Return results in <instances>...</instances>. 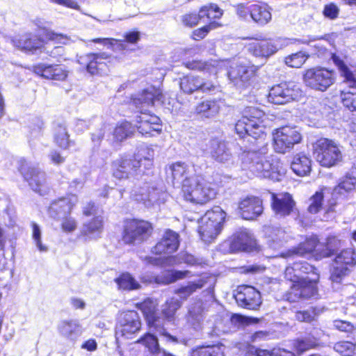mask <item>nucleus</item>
<instances>
[{"mask_svg": "<svg viewBox=\"0 0 356 356\" xmlns=\"http://www.w3.org/2000/svg\"><path fill=\"white\" fill-rule=\"evenodd\" d=\"M160 89L151 86L132 99L133 104L140 110V115L136 118L135 127L142 135L154 136L161 131L160 118L146 113V107L153 106L154 102H163Z\"/></svg>", "mask_w": 356, "mask_h": 356, "instance_id": "obj_1", "label": "nucleus"}, {"mask_svg": "<svg viewBox=\"0 0 356 356\" xmlns=\"http://www.w3.org/2000/svg\"><path fill=\"white\" fill-rule=\"evenodd\" d=\"M266 148H262L260 152H243L239 155L241 168L250 170L259 177L280 181L285 174L284 168L277 159L266 156Z\"/></svg>", "mask_w": 356, "mask_h": 356, "instance_id": "obj_2", "label": "nucleus"}, {"mask_svg": "<svg viewBox=\"0 0 356 356\" xmlns=\"http://www.w3.org/2000/svg\"><path fill=\"white\" fill-rule=\"evenodd\" d=\"M154 151L149 148L140 150L132 159L121 157L113 162V175L117 179H129L145 173L142 169H149L153 165Z\"/></svg>", "mask_w": 356, "mask_h": 356, "instance_id": "obj_3", "label": "nucleus"}, {"mask_svg": "<svg viewBox=\"0 0 356 356\" xmlns=\"http://www.w3.org/2000/svg\"><path fill=\"white\" fill-rule=\"evenodd\" d=\"M265 113L255 107L246 108L242 118L235 124L237 134L244 138L246 135L254 139L263 138L266 134L264 129L268 124Z\"/></svg>", "mask_w": 356, "mask_h": 356, "instance_id": "obj_4", "label": "nucleus"}, {"mask_svg": "<svg viewBox=\"0 0 356 356\" xmlns=\"http://www.w3.org/2000/svg\"><path fill=\"white\" fill-rule=\"evenodd\" d=\"M184 198L196 204H204L213 199L216 195L211 184L200 177L186 179L182 186Z\"/></svg>", "mask_w": 356, "mask_h": 356, "instance_id": "obj_5", "label": "nucleus"}, {"mask_svg": "<svg viewBox=\"0 0 356 356\" xmlns=\"http://www.w3.org/2000/svg\"><path fill=\"white\" fill-rule=\"evenodd\" d=\"M225 213L219 207L208 211L199 221L198 232L201 239L206 243H211L219 234Z\"/></svg>", "mask_w": 356, "mask_h": 356, "instance_id": "obj_6", "label": "nucleus"}, {"mask_svg": "<svg viewBox=\"0 0 356 356\" xmlns=\"http://www.w3.org/2000/svg\"><path fill=\"white\" fill-rule=\"evenodd\" d=\"M313 155L316 160L324 167H332L342 159L339 146L334 141L322 138L313 144Z\"/></svg>", "mask_w": 356, "mask_h": 356, "instance_id": "obj_7", "label": "nucleus"}, {"mask_svg": "<svg viewBox=\"0 0 356 356\" xmlns=\"http://www.w3.org/2000/svg\"><path fill=\"white\" fill-rule=\"evenodd\" d=\"M304 84L314 90L325 92L336 81L334 71L323 67H314L305 71L302 75Z\"/></svg>", "mask_w": 356, "mask_h": 356, "instance_id": "obj_8", "label": "nucleus"}, {"mask_svg": "<svg viewBox=\"0 0 356 356\" xmlns=\"http://www.w3.org/2000/svg\"><path fill=\"white\" fill-rule=\"evenodd\" d=\"M356 265V253L350 248L341 250L335 257L330 270V280L340 284Z\"/></svg>", "mask_w": 356, "mask_h": 356, "instance_id": "obj_9", "label": "nucleus"}, {"mask_svg": "<svg viewBox=\"0 0 356 356\" xmlns=\"http://www.w3.org/2000/svg\"><path fill=\"white\" fill-rule=\"evenodd\" d=\"M274 149L276 152L285 154L291 151L296 144L300 143L302 135L296 127H283L273 134Z\"/></svg>", "mask_w": 356, "mask_h": 356, "instance_id": "obj_10", "label": "nucleus"}, {"mask_svg": "<svg viewBox=\"0 0 356 356\" xmlns=\"http://www.w3.org/2000/svg\"><path fill=\"white\" fill-rule=\"evenodd\" d=\"M152 227L147 221L131 220L127 221L123 232V241L127 244H139L150 236Z\"/></svg>", "mask_w": 356, "mask_h": 356, "instance_id": "obj_11", "label": "nucleus"}, {"mask_svg": "<svg viewBox=\"0 0 356 356\" xmlns=\"http://www.w3.org/2000/svg\"><path fill=\"white\" fill-rule=\"evenodd\" d=\"M141 321L138 314L135 311L122 312L118 318L115 336L117 340L120 337L132 339L140 331Z\"/></svg>", "mask_w": 356, "mask_h": 356, "instance_id": "obj_12", "label": "nucleus"}, {"mask_svg": "<svg viewBox=\"0 0 356 356\" xmlns=\"http://www.w3.org/2000/svg\"><path fill=\"white\" fill-rule=\"evenodd\" d=\"M19 171L34 191L40 195H45L49 192V186L47 182L44 172L40 171L38 168L29 167L24 161H22Z\"/></svg>", "mask_w": 356, "mask_h": 356, "instance_id": "obj_13", "label": "nucleus"}, {"mask_svg": "<svg viewBox=\"0 0 356 356\" xmlns=\"http://www.w3.org/2000/svg\"><path fill=\"white\" fill-rule=\"evenodd\" d=\"M258 67L255 65H245L237 63H232L228 71V78L231 83L238 88L248 87L254 78Z\"/></svg>", "mask_w": 356, "mask_h": 356, "instance_id": "obj_14", "label": "nucleus"}, {"mask_svg": "<svg viewBox=\"0 0 356 356\" xmlns=\"http://www.w3.org/2000/svg\"><path fill=\"white\" fill-rule=\"evenodd\" d=\"M315 278L311 280H300L297 284H293L289 291L286 293L285 298L290 302L298 301L300 298H310L317 294Z\"/></svg>", "mask_w": 356, "mask_h": 356, "instance_id": "obj_15", "label": "nucleus"}, {"mask_svg": "<svg viewBox=\"0 0 356 356\" xmlns=\"http://www.w3.org/2000/svg\"><path fill=\"white\" fill-rule=\"evenodd\" d=\"M299 88L292 83H282L273 86L268 95V102L275 104H284L299 96Z\"/></svg>", "mask_w": 356, "mask_h": 356, "instance_id": "obj_16", "label": "nucleus"}, {"mask_svg": "<svg viewBox=\"0 0 356 356\" xmlns=\"http://www.w3.org/2000/svg\"><path fill=\"white\" fill-rule=\"evenodd\" d=\"M140 309L143 311L149 326L154 327L161 335L165 337L168 341L178 343L179 340L174 336L165 331V328L161 326V319L156 316V304L151 300H145L140 304Z\"/></svg>", "mask_w": 356, "mask_h": 356, "instance_id": "obj_17", "label": "nucleus"}, {"mask_svg": "<svg viewBox=\"0 0 356 356\" xmlns=\"http://www.w3.org/2000/svg\"><path fill=\"white\" fill-rule=\"evenodd\" d=\"M238 306L251 310H256L261 304L259 291L251 286H239L234 295Z\"/></svg>", "mask_w": 356, "mask_h": 356, "instance_id": "obj_18", "label": "nucleus"}, {"mask_svg": "<svg viewBox=\"0 0 356 356\" xmlns=\"http://www.w3.org/2000/svg\"><path fill=\"white\" fill-rule=\"evenodd\" d=\"M44 39L39 33H25L16 36L12 40L15 47L24 52L34 54L37 51H42L44 47Z\"/></svg>", "mask_w": 356, "mask_h": 356, "instance_id": "obj_19", "label": "nucleus"}, {"mask_svg": "<svg viewBox=\"0 0 356 356\" xmlns=\"http://www.w3.org/2000/svg\"><path fill=\"white\" fill-rule=\"evenodd\" d=\"M282 48L280 40H255L248 46V51L256 57L268 58Z\"/></svg>", "mask_w": 356, "mask_h": 356, "instance_id": "obj_20", "label": "nucleus"}, {"mask_svg": "<svg viewBox=\"0 0 356 356\" xmlns=\"http://www.w3.org/2000/svg\"><path fill=\"white\" fill-rule=\"evenodd\" d=\"M145 261L150 264L161 266H172L179 265L182 263L194 266L200 264L197 259L188 253H180L177 256L169 257H146Z\"/></svg>", "mask_w": 356, "mask_h": 356, "instance_id": "obj_21", "label": "nucleus"}, {"mask_svg": "<svg viewBox=\"0 0 356 356\" xmlns=\"http://www.w3.org/2000/svg\"><path fill=\"white\" fill-rule=\"evenodd\" d=\"M180 88L181 90L187 94H191L195 91L200 90L203 92L214 91L217 86L212 81H204L199 76H186L181 79Z\"/></svg>", "mask_w": 356, "mask_h": 356, "instance_id": "obj_22", "label": "nucleus"}, {"mask_svg": "<svg viewBox=\"0 0 356 356\" xmlns=\"http://www.w3.org/2000/svg\"><path fill=\"white\" fill-rule=\"evenodd\" d=\"M271 200L273 211L277 216L285 217L289 216L296 209V203L292 196L288 193H272Z\"/></svg>", "mask_w": 356, "mask_h": 356, "instance_id": "obj_23", "label": "nucleus"}, {"mask_svg": "<svg viewBox=\"0 0 356 356\" xmlns=\"http://www.w3.org/2000/svg\"><path fill=\"white\" fill-rule=\"evenodd\" d=\"M238 209L245 220H254L263 212V204L259 197L251 196L242 200L238 204Z\"/></svg>", "mask_w": 356, "mask_h": 356, "instance_id": "obj_24", "label": "nucleus"}, {"mask_svg": "<svg viewBox=\"0 0 356 356\" xmlns=\"http://www.w3.org/2000/svg\"><path fill=\"white\" fill-rule=\"evenodd\" d=\"M77 200V197L74 195H69L67 197L60 198L51 202L48 213L51 218L55 219L64 217L71 212Z\"/></svg>", "mask_w": 356, "mask_h": 356, "instance_id": "obj_25", "label": "nucleus"}, {"mask_svg": "<svg viewBox=\"0 0 356 356\" xmlns=\"http://www.w3.org/2000/svg\"><path fill=\"white\" fill-rule=\"evenodd\" d=\"M35 74L44 79L63 81L67 76V71L60 65H46L40 63L33 67Z\"/></svg>", "mask_w": 356, "mask_h": 356, "instance_id": "obj_26", "label": "nucleus"}, {"mask_svg": "<svg viewBox=\"0 0 356 356\" xmlns=\"http://www.w3.org/2000/svg\"><path fill=\"white\" fill-rule=\"evenodd\" d=\"M256 245V240L251 232L247 229H243L234 235L231 248L236 251L250 252Z\"/></svg>", "mask_w": 356, "mask_h": 356, "instance_id": "obj_27", "label": "nucleus"}, {"mask_svg": "<svg viewBox=\"0 0 356 356\" xmlns=\"http://www.w3.org/2000/svg\"><path fill=\"white\" fill-rule=\"evenodd\" d=\"M131 193L136 201L143 202L147 207H152L155 204H160L162 202L161 196L164 195V193L157 189L152 188L149 190L147 186L139 190H132Z\"/></svg>", "mask_w": 356, "mask_h": 356, "instance_id": "obj_28", "label": "nucleus"}, {"mask_svg": "<svg viewBox=\"0 0 356 356\" xmlns=\"http://www.w3.org/2000/svg\"><path fill=\"white\" fill-rule=\"evenodd\" d=\"M210 154L213 159L220 163L229 164L232 161V156L227 144L222 140L212 139L209 141Z\"/></svg>", "mask_w": 356, "mask_h": 356, "instance_id": "obj_29", "label": "nucleus"}, {"mask_svg": "<svg viewBox=\"0 0 356 356\" xmlns=\"http://www.w3.org/2000/svg\"><path fill=\"white\" fill-rule=\"evenodd\" d=\"M178 238L179 235L176 232L172 230L166 231L161 240L154 246L153 252L156 254L174 252L179 245Z\"/></svg>", "mask_w": 356, "mask_h": 356, "instance_id": "obj_30", "label": "nucleus"}, {"mask_svg": "<svg viewBox=\"0 0 356 356\" xmlns=\"http://www.w3.org/2000/svg\"><path fill=\"white\" fill-rule=\"evenodd\" d=\"M322 245L318 244V239L316 236L307 238L304 243H300L298 248L290 250L286 253H282V257H289L293 255L304 256L306 254L311 253L313 251L316 252L318 258L321 255Z\"/></svg>", "mask_w": 356, "mask_h": 356, "instance_id": "obj_31", "label": "nucleus"}, {"mask_svg": "<svg viewBox=\"0 0 356 356\" xmlns=\"http://www.w3.org/2000/svg\"><path fill=\"white\" fill-rule=\"evenodd\" d=\"M189 273L190 271L188 270H167L163 272L160 276H151L147 278L143 276L141 280L145 283L155 282L158 284H168L175 282L177 280L184 279Z\"/></svg>", "mask_w": 356, "mask_h": 356, "instance_id": "obj_32", "label": "nucleus"}, {"mask_svg": "<svg viewBox=\"0 0 356 356\" xmlns=\"http://www.w3.org/2000/svg\"><path fill=\"white\" fill-rule=\"evenodd\" d=\"M108 58L109 55L105 52L87 54L84 58L87 71L92 74L102 72L106 66L104 60Z\"/></svg>", "mask_w": 356, "mask_h": 356, "instance_id": "obj_33", "label": "nucleus"}, {"mask_svg": "<svg viewBox=\"0 0 356 356\" xmlns=\"http://www.w3.org/2000/svg\"><path fill=\"white\" fill-rule=\"evenodd\" d=\"M59 333L65 338L75 341L82 334V327L76 320H65L58 325Z\"/></svg>", "mask_w": 356, "mask_h": 356, "instance_id": "obj_34", "label": "nucleus"}, {"mask_svg": "<svg viewBox=\"0 0 356 356\" xmlns=\"http://www.w3.org/2000/svg\"><path fill=\"white\" fill-rule=\"evenodd\" d=\"M166 173L173 184L182 183V186L186 179H191L188 177V166L184 162L172 163L167 168Z\"/></svg>", "mask_w": 356, "mask_h": 356, "instance_id": "obj_35", "label": "nucleus"}, {"mask_svg": "<svg viewBox=\"0 0 356 356\" xmlns=\"http://www.w3.org/2000/svg\"><path fill=\"white\" fill-rule=\"evenodd\" d=\"M333 61L337 66L343 83L356 90V69L348 67L342 60L337 56H333Z\"/></svg>", "mask_w": 356, "mask_h": 356, "instance_id": "obj_36", "label": "nucleus"}, {"mask_svg": "<svg viewBox=\"0 0 356 356\" xmlns=\"http://www.w3.org/2000/svg\"><path fill=\"white\" fill-rule=\"evenodd\" d=\"M291 168L297 175L306 176L311 171L312 161L306 154L299 153L294 156Z\"/></svg>", "mask_w": 356, "mask_h": 356, "instance_id": "obj_37", "label": "nucleus"}, {"mask_svg": "<svg viewBox=\"0 0 356 356\" xmlns=\"http://www.w3.org/2000/svg\"><path fill=\"white\" fill-rule=\"evenodd\" d=\"M250 16L257 23L264 25L271 19V13L266 4H254L250 9Z\"/></svg>", "mask_w": 356, "mask_h": 356, "instance_id": "obj_38", "label": "nucleus"}, {"mask_svg": "<svg viewBox=\"0 0 356 356\" xmlns=\"http://www.w3.org/2000/svg\"><path fill=\"white\" fill-rule=\"evenodd\" d=\"M207 283V279L201 277L196 281L188 282L187 285L183 286L175 291V293L182 300H186L196 291L201 289Z\"/></svg>", "mask_w": 356, "mask_h": 356, "instance_id": "obj_39", "label": "nucleus"}, {"mask_svg": "<svg viewBox=\"0 0 356 356\" xmlns=\"http://www.w3.org/2000/svg\"><path fill=\"white\" fill-rule=\"evenodd\" d=\"M103 229V220L101 216H97L88 223L83 225L81 233L90 238H97Z\"/></svg>", "mask_w": 356, "mask_h": 356, "instance_id": "obj_40", "label": "nucleus"}, {"mask_svg": "<svg viewBox=\"0 0 356 356\" xmlns=\"http://www.w3.org/2000/svg\"><path fill=\"white\" fill-rule=\"evenodd\" d=\"M181 307V302L177 298H172L168 300L163 306L162 313L166 318L165 323L161 322V326L166 329L168 323L174 319L176 311Z\"/></svg>", "mask_w": 356, "mask_h": 356, "instance_id": "obj_41", "label": "nucleus"}, {"mask_svg": "<svg viewBox=\"0 0 356 356\" xmlns=\"http://www.w3.org/2000/svg\"><path fill=\"white\" fill-rule=\"evenodd\" d=\"M223 15V11L216 4L210 3L202 7L199 11V17L202 19L204 22V18L209 21L220 19Z\"/></svg>", "mask_w": 356, "mask_h": 356, "instance_id": "obj_42", "label": "nucleus"}, {"mask_svg": "<svg viewBox=\"0 0 356 356\" xmlns=\"http://www.w3.org/2000/svg\"><path fill=\"white\" fill-rule=\"evenodd\" d=\"M138 342L143 343L152 356H157L159 353H164L165 352L164 349L159 347L158 339L154 334L147 333L138 340Z\"/></svg>", "mask_w": 356, "mask_h": 356, "instance_id": "obj_43", "label": "nucleus"}, {"mask_svg": "<svg viewBox=\"0 0 356 356\" xmlns=\"http://www.w3.org/2000/svg\"><path fill=\"white\" fill-rule=\"evenodd\" d=\"M195 111L202 118H210L218 113V106L214 102L207 100L200 103Z\"/></svg>", "mask_w": 356, "mask_h": 356, "instance_id": "obj_44", "label": "nucleus"}, {"mask_svg": "<svg viewBox=\"0 0 356 356\" xmlns=\"http://www.w3.org/2000/svg\"><path fill=\"white\" fill-rule=\"evenodd\" d=\"M217 62L215 60L210 62H202L200 60H193L188 62L186 67L193 70H199L207 72L209 74H216L218 72Z\"/></svg>", "mask_w": 356, "mask_h": 356, "instance_id": "obj_45", "label": "nucleus"}, {"mask_svg": "<svg viewBox=\"0 0 356 356\" xmlns=\"http://www.w3.org/2000/svg\"><path fill=\"white\" fill-rule=\"evenodd\" d=\"M135 131V128L129 122H123L118 124L113 132L114 138L118 141H122L123 140L131 136Z\"/></svg>", "mask_w": 356, "mask_h": 356, "instance_id": "obj_46", "label": "nucleus"}, {"mask_svg": "<svg viewBox=\"0 0 356 356\" xmlns=\"http://www.w3.org/2000/svg\"><path fill=\"white\" fill-rule=\"evenodd\" d=\"M356 178L354 177L346 176L334 188L333 195H343L346 193L350 192L355 188Z\"/></svg>", "mask_w": 356, "mask_h": 356, "instance_id": "obj_47", "label": "nucleus"}, {"mask_svg": "<svg viewBox=\"0 0 356 356\" xmlns=\"http://www.w3.org/2000/svg\"><path fill=\"white\" fill-rule=\"evenodd\" d=\"M348 89L341 91V99L343 104L352 111H356V90L346 84Z\"/></svg>", "mask_w": 356, "mask_h": 356, "instance_id": "obj_48", "label": "nucleus"}, {"mask_svg": "<svg viewBox=\"0 0 356 356\" xmlns=\"http://www.w3.org/2000/svg\"><path fill=\"white\" fill-rule=\"evenodd\" d=\"M54 141L61 148L67 149L69 147V135L65 126L58 125L55 128Z\"/></svg>", "mask_w": 356, "mask_h": 356, "instance_id": "obj_49", "label": "nucleus"}, {"mask_svg": "<svg viewBox=\"0 0 356 356\" xmlns=\"http://www.w3.org/2000/svg\"><path fill=\"white\" fill-rule=\"evenodd\" d=\"M116 282L119 287L124 290H135L140 287V284L129 273H123Z\"/></svg>", "mask_w": 356, "mask_h": 356, "instance_id": "obj_50", "label": "nucleus"}, {"mask_svg": "<svg viewBox=\"0 0 356 356\" xmlns=\"http://www.w3.org/2000/svg\"><path fill=\"white\" fill-rule=\"evenodd\" d=\"M334 350L343 356H356V343L342 341L334 345Z\"/></svg>", "mask_w": 356, "mask_h": 356, "instance_id": "obj_51", "label": "nucleus"}, {"mask_svg": "<svg viewBox=\"0 0 356 356\" xmlns=\"http://www.w3.org/2000/svg\"><path fill=\"white\" fill-rule=\"evenodd\" d=\"M340 246V241L335 236H328L326 239L325 248H321L320 258L328 257Z\"/></svg>", "mask_w": 356, "mask_h": 356, "instance_id": "obj_52", "label": "nucleus"}, {"mask_svg": "<svg viewBox=\"0 0 356 356\" xmlns=\"http://www.w3.org/2000/svg\"><path fill=\"white\" fill-rule=\"evenodd\" d=\"M309 56L302 51L288 56L285 58V63L291 67H300L308 58Z\"/></svg>", "mask_w": 356, "mask_h": 356, "instance_id": "obj_53", "label": "nucleus"}, {"mask_svg": "<svg viewBox=\"0 0 356 356\" xmlns=\"http://www.w3.org/2000/svg\"><path fill=\"white\" fill-rule=\"evenodd\" d=\"M246 356H295L294 353L285 349H273L271 351L267 350H259L257 354L252 353H247Z\"/></svg>", "mask_w": 356, "mask_h": 356, "instance_id": "obj_54", "label": "nucleus"}, {"mask_svg": "<svg viewBox=\"0 0 356 356\" xmlns=\"http://www.w3.org/2000/svg\"><path fill=\"white\" fill-rule=\"evenodd\" d=\"M40 29L42 31V35L47 40L56 41L57 43L62 44H66L69 40L65 35L56 33L45 27L40 28Z\"/></svg>", "mask_w": 356, "mask_h": 356, "instance_id": "obj_55", "label": "nucleus"}, {"mask_svg": "<svg viewBox=\"0 0 356 356\" xmlns=\"http://www.w3.org/2000/svg\"><path fill=\"white\" fill-rule=\"evenodd\" d=\"M200 348L204 356H225V347L222 344L200 347Z\"/></svg>", "mask_w": 356, "mask_h": 356, "instance_id": "obj_56", "label": "nucleus"}, {"mask_svg": "<svg viewBox=\"0 0 356 356\" xmlns=\"http://www.w3.org/2000/svg\"><path fill=\"white\" fill-rule=\"evenodd\" d=\"M310 204L308 211L311 213H318L322 207L323 195L321 192H316L309 200Z\"/></svg>", "mask_w": 356, "mask_h": 356, "instance_id": "obj_57", "label": "nucleus"}, {"mask_svg": "<svg viewBox=\"0 0 356 356\" xmlns=\"http://www.w3.org/2000/svg\"><path fill=\"white\" fill-rule=\"evenodd\" d=\"M220 26H221L220 24L216 22L215 21L211 22L209 24H207L200 29L195 30L193 33V38L195 40H197L202 39L207 35V33L211 30L215 29Z\"/></svg>", "mask_w": 356, "mask_h": 356, "instance_id": "obj_58", "label": "nucleus"}, {"mask_svg": "<svg viewBox=\"0 0 356 356\" xmlns=\"http://www.w3.org/2000/svg\"><path fill=\"white\" fill-rule=\"evenodd\" d=\"M295 269L300 275V280H311L308 277H305L304 274H309L314 270L313 266L309 264L306 261H297L295 262Z\"/></svg>", "mask_w": 356, "mask_h": 356, "instance_id": "obj_59", "label": "nucleus"}, {"mask_svg": "<svg viewBox=\"0 0 356 356\" xmlns=\"http://www.w3.org/2000/svg\"><path fill=\"white\" fill-rule=\"evenodd\" d=\"M316 344L317 342L315 338L306 337L297 341L296 348L298 350L304 352L315 347Z\"/></svg>", "mask_w": 356, "mask_h": 356, "instance_id": "obj_60", "label": "nucleus"}, {"mask_svg": "<svg viewBox=\"0 0 356 356\" xmlns=\"http://www.w3.org/2000/svg\"><path fill=\"white\" fill-rule=\"evenodd\" d=\"M47 54L50 57L58 59L64 54V49L61 46H55L51 49L47 45V42H44V47L42 48V51Z\"/></svg>", "mask_w": 356, "mask_h": 356, "instance_id": "obj_61", "label": "nucleus"}, {"mask_svg": "<svg viewBox=\"0 0 356 356\" xmlns=\"http://www.w3.org/2000/svg\"><path fill=\"white\" fill-rule=\"evenodd\" d=\"M32 227H33L32 236H33V239L36 246L38 247V248L39 249L40 251H42V252L47 251V248L46 246L43 245L41 242V230H40L39 226L36 223L33 222Z\"/></svg>", "mask_w": 356, "mask_h": 356, "instance_id": "obj_62", "label": "nucleus"}, {"mask_svg": "<svg viewBox=\"0 0 356 356\" xmlns=\"http://www.w3.org/2000/svg\"><path fill=\"white\" fill-rule=\"evenodd\" d=\"M315 309L298 312L296 314V318L300 322L311 323L315 320Z\"/></svg>", "mask_w": 356, "mask_h": 356, "instance_id": "obj_63", "label": "nucleus"}, {"mask_svg": "<svg viewBox=\"0 0 356 356\" xmlns=\"http://www.w3.org/2000/svg\"><path fill=\"white\" fill-rule=\"evenodd\" d=\"M323 13L325 17L334 19L339 15V8L334 3H330L325 6Z\"/></svg>", "mask_w": 356, "mask_h": 356, "instance_id": "obj_64", "label": "nucleus"}]
</instances>
